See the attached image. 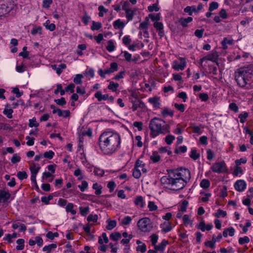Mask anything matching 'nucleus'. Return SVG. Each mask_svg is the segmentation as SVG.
Wrapping results in <instances>:
<instances>
[{"mask_svg": "<svg viewBox=\"0 0 253 253\" xmlns=\"http://www.w3.org/2000/svg\"><path fill=\"white\" fill-rule=\"evenodd\" d=\"M133 176L135 178H139L141 176L140 169L138 168H134L133 169Z\"/></svg>", "mask_w": 253, "mask_h": 253, "instance_id": "obj_41", "label": "nucleus"}, {"mask_svg": "<svg viewBox=\"0 0 253 253\" xmlns=\"http://www.w3.org/2000/svg\"><path fill=\"white\" fill-rule=\"evenodd\" d=\"M162 232L166 233L171 231L172 229L171 224L169 222L165 221L160 225Z\"/></svg>", "mask_w": 253, "mask_h": 253, "instance_id": "obj_14", "label": "nucleus"}, {"mask_svg": "<svg viewBox=\"0 0 253 253\" xmlns=\"http://www.w3.org/2000/svg\"><path fill=\"white\" fill-rule=\"evenodd\" d=\"M94 96L99 101L102 100H105L108 98V95L107 94H102L101 92L100 91L96 92L94 94Z\"/></svg>", "mask_w": 253, "mask_h": 253, "instance_id": "obj_20", "label": "nucleus"}, {"mask_svg": "<svg viewBox=\"0 0 253 253\" xmlns=\"http://www.w3.org/2000/svg\"><path fill=\"white\" fill-rule=\"evenodd\" d=\"M234 187L236 190L242 192L245 189L246 183L243 180H238L235 182Z\"/></svg>", "mask_w": 253, "mask_h": 253, "instance_id": "obj_12", "label": "nucleus"}, {"mask_svg": "<svg viewBox=\"0 0 253 253\" xmlns=\"http://www.w3.org/2000/svg\"><path fill=\"white\" fill-rule=\"evenodd\" d=\"M39 126V123H38L36 121V119L34 118L32 119L29 120V126L31 127L33 126L37 127Z\"/></svg>", "mask_w": 253, "mask_h": 253, "instance_id": "obj_55", "label": "nucleus"}, {"mask_svg": "<svg viewBox=\"0 0 253 253\" xmlns=\"http://www.w3.org/2000/svg\"><path fill=\"white\" fill-rule=\"evenodd\" d=\"M11 194L6 188L0 190V203L5 202L10 198Z\"/></svg>", "mask_w": 253, "mask_h": 253, "instance_id": "obj_9", "label": "nucleus"}, {"mask_svg": "<svg viewBox=\"0 0 253 253\" xmlns=\"http://www.w3.org/2000/svg\"><path fill=\"white\" fill-rule=\"evenodd\" d=\"M131 220L132 219L130 216H126L123 219L122 221V224L123 225H128L130 223Z\"/></svg>", "mask_w": 253, "mask_h": 253, "instance_id": "obj_39", "label": "nucleus"}, {"mask_svg": "<svg viewBox=\"0 0 253 253\" xmlns=\"http://www.w3.org/2000/svg\"><path fill=\"white\" fill-rule=\"evenodd\" d=\"M184 11L188 12L189 15H191L192 12L196 11V7L195 6H187L184 9Z\"/></svg>", "mask_w": 253, "mask_h": 253, "instance_id": "obj_43", "label": "nucleus"}, {"mask_svg": "<svg viewBox=\"0 0 253 253\" xmlns=\"http://www.w3.org/2000/svg\"><path fill=\"white\" fill-rule=\"evenodd\" d=\"M174 138H175V137L174 136L171 135H169L166 137L165 141L169 145L172 142V141L174 139Z\"/></svg>", "mask_w": 253, "mask_h": 253, "instance_id": "obj_62", "label": "nucleus"}, {"mask_svg": "<svg viewBox=\"0 0 253 253\" xmlns=\"http://www.w3.org/2000/svg\"><path fill=\"white\" fill-rule=\"evenodd\" d=\"M213 172L217 173H223L227 171L226 166L223 161L214 163L211 167Z\"/></svg>", "mask_w": 253, "mask_h": 253, "instance_id": "obj_8", "label": "nucleus"}, {"mask_svg": "<svg viewBox=\"0 0 253 253\" xmlns=\"http://www.w3.org/2000/svg\"><path fill=\"white\" fill-rule=\"evenodd\" d=\"M215 236L213 235L212 239L211 241H207V246H209L211 249H213L215 248Z\"/></svg>", "mask_w": 253, "mask_h": 253, "instance_id": "obj_36", "label": "nucleus"}, {"mask_svg": "<svg viewBox=\"0 0 253 253\" xmlns=\"http://www.w3.org/2000/svg\"><path fill=\"white\" fill-rule=\"evenodd\" d=\"M218 7V4L217 2L212 1L209 4V12H207V17H210L212 15V13L211 12L213 10L217 9Z\"/></svg>", "mask_w": 253, "mask_h": 253, "instance_id": "obj_16", "label": "nucleus"}, {"mask_svg": "<svg viewBox=\"0 0 253 253\" xmlns=\"http://www.w3.org/2000/svg\"><path fill=\"white\" fill-rule=\"evenodd\" d=\"M43 25L45 27V28L50 30V31H53L55 29V25L54 24L50 23V22L49 20H47L43 24Z\"/></svg>", "mask_w": 253, "mask_h": 253, "instance_id": "obj_24", "label": "nucleus"}, {"mask_svg": "<svg viewBox=\"0 0 253 253\" xmlns=\"http://www.w3.org/2000/svg\"><path fill=\"white\" fill-rule=\"evenodd\" d=\"M149 17L150 18L152 21H158L160 19V13L156 14L151 13L149 15Z\"/></svg>", "mask_w": 253, "mask_h": 253, "instance_id": "obj_51", "label": "nucleus"}, {"mask_svg": "<svg viewBox=\"0 0 253 253\" xmlns=\"http://www.w3.org/2000/svg\"><path fill=\"white\" fill-rule=\"evenodd\" d=\"M121 235L119 232L113 233L110 236V239L114 241H118L121 238Z\"/></svg>", "mask_w": 253, "mask_h": 253, "instance_id": "obj_33", "label": "nucleus"}, {"mask_svg": "<svg viewBox=\"0 0 253 253\" xmlns=\"http://www.w3.org/2000/svg\"><path fill=\"white\" fill-rule=\"evenodd\" d=\"M148 207L150 211H154L157 209V206L154 202L152 201L149 202Z\"/></svg>", "mask_w": 253, "mask_h": 253, "instance_id": "obj_53", "label": "nucleus"}, {"mask_svg": "<svg viewBox=\"0 0 253 253\" xmlns=\"http://www.w3.org/2000/svg\"><path fill=\"white\" fill-rule=\"evenodd\" d=\"M13 6L11 0H0V16L7 14L12 10Z\"/></svg>", "mask_w": 253, "mask_h": 253, "instance_id": "obj_6", "label": "nucleus"}, {"mask_svg": "<svg viewBox=\"0 0 253 253\" xmlns=\"http://www.w3.org/2000/svg\"><path fill=\"white\" fill-rule=\"evenodd\" d=\"M168 244V242L164 240L159 245L155 246V249L156 251L163 252Z\"/></svg>", "mask_w": 253, "mask_h": 253, "instance_id": "obj_19", "label": "nucleus"}, {"mask_svg": "<svg viewBox=\"0 0 253 253\" xmlns=\"http://www.w3.org/2000/svg\"><path fill=\"white\" fill-rule=\"evenodd\" d=\"M205 212V211L203 207H200L198 209L197 217L200 221V223L197 226L198 229L201 230L202 231H205L206 230L205 221L203 218L202 217V215L204 214Z\"/></svg>", "mask_w": 253, "mask_h": 253, "instance_id": "obj_7", "label": "nucleus"}, {"mask_svg": "<svg viewBox=\"0 0 253 253\" xmlns=\"http://www.w3.org/2000/svg\"><path fill=\"white\" fill-rule=\"evenodd\" d=\"M154 27L157 29L158 31H161V30H163L164 26L162 22H156L154 23Z\"/></svg>", "mask_w": 253, "mask_h": 253, "instance_id": "obj_56", "label": "nucleus"}, {"mask_svg": "<svg viewBox=\"0 0 253 253\" xmlns=\"http://www.w3.org/2000/svg\"><path fill=\"white\" fill-rule=\"evenodd\" d=\"M127 4L128 2L127 1L125 2L124 4L123 5L122 9L125 11L126 13V18L129 21L132 19L135 11L131 9L127 8L126 7V5Z\"/></svg>", "mask_w": 253, "mask_h": 253, "instance_id": "obj_10", "label": "nucleus"}, {"mask_svg": "<svg viewBox=\"0 0 253 253\" xmlns=\"http://www.w3.org/2000/svg\"><path fill=\"white\" fill-rule=\"evenodd\" d=\"M18 245L16 246L17 250H22L24 247V240L23 239H19L16 241Z\"/></svg>", "mask_w": 253, "mask_h": 253, "instance_id": "obj_30", "label": "nucleus"}, {"mask_svg": "<svg viewBox=\"0 0 253 253\" xmlns=\"http://www.w3.org/2000/svg\"><path fill=\"white\" fill-rule=\"evenodd\" d=\"M150 158L153 163H157L160 160L161 156L158 154V152L153 151Z\"/></svg>", "mask_w": 253, "mask_h": 253, "instance_id": "obj_21", "label": "nucleus"}, {"mask_svg": "<svg viewBox=\"0 0 253 253\" xmlns=\"http://www.w3.org/2000/svg\"><path fill=\"white\" fill-rule=\"evenodd\" d=\"M148 18L146 17L145 19V21L141 22L140 24L139 29L147 30L148 28Z\"/></svg>", "mask_w": 253, "mask_h": 253, "instance_id": "obj_48", "label": "nucleus"}, {"mask_svg": "<svg viewBox=\"0 0 253 253\" xmlns=\"http://www.w3.org/2000/svg\"><path fill=\"white\" fill-rule=\"evenodd\" d=\"M74 205L72 203H69L66 207L67 212H70L72 214L74 215L76 213V211L73 209Z\"/></svg>", "mask_w": 253, "mask_h": 253, "instance_id": "obj_29", "label": "nucleus"}, {"mask_svg": "<svg viewBox=\"0 0 253 253\" xmlns=\"http://www.w3.org/2000/svg\"><path fill=\"white\" fill-rule=\"evenodd\" d=\"M88 187V183L87 181L84 180L82 181L81 185H79L78 187L80 188L82 192H84Z\"/></svg>", "mask_w": 253, "mask_h": 253, "instance_id": "obj_37", "label": "nucleus"}, {"mask_svg": "<svg viewBox=\"0 0 253 253\" xmlns=\"http://www.w3.org/2000/svg\"><path fill=\"white\" fill-rule=\"evenodd\" d=\"M207 154L208 155L207 159L210 161L212 160L215 155L214 153L211 149L207 151Z\"/></svg>", "mask_w": 253, "mask_h": 253, "instance_id": "obj_59", "label": "nucleus"}, {"mask_svg": "<svg viewBox=\"0 0 253 253\" xmlns=\"http://www.w3.org/2000/svg\"><path fill=\"white\" fill-rule=\"evenodd\" d=\"M98 219V216L97 214H90L87 217V220L88 221H93L96 222L97 221Z\"/></svg>", "mask_w": 253, "mask_h": 253, "instance_id": "obj_63", "label": "nucleus"}, {"mask_svg": "<svg viewBox=\"0 0 253 253\" xmlns=\"http://www.w3.org/2000/svg\"><path fill=\"white\" fill-rule=\"evenodd\" d=\"M79 210H80L81 214L83 216H85L89 212V208L88 207H79Z\"/></svg>", "mask_w": 253, "mask_h": 253, "instance_id": "obj_38", "label": "nucleus"}, {"mask_svg": "<svg viewBox=\"0 0 253 253\" xmlns=\"http://www.w3.org/2000/svg\"><path fill=\"white\" fill-rule=\"evenodd\" d=\"M235 230L233 227H229L224 229L223 232V236L224 237H227L228 235L232 237L234 236Z\"/></svg>", "mask_w": 253, "mask_h": 253, "instance_id": "obj_18", "label": "nucleus"}, {"mask_svg": "<svg viewBox=\"0 0 253 253\" xmlns=\"http://www.w3.org/2000/svg\"><path fill=\"white\" fill-rule=\"evenodd\" d=\"M31 34L35 35L37 34H42V28L41 27H35L31 31Z\"/></svg>", "mask_w": 253, "mask_h": 253, "instance_id": "obj_46", "label": "nucleus"}, {"mask_svg": "<svg viewBox=\"0 0 253 253\" xmlns=\"http://www.w3.org/2000/svg\"><path fill=\"white\" fill-rule=\"evenodd\" d=\"M135 141L138 147H141L142 146L143 143L141 141V137L140 136H136L135 138Z\"/></svg>", "mask_w": 253, "mask_h": 253, "instance_id": "obj_64", "label": "nucleus"}, {"mask_svg": "<svg viewBox=\"0 0 253 253\" xmlns=\"http://www.w3.org/2000/svg\"><path fill=\"white\" fill-rule=\"evenodd\" d=\"M200 156V155L199 153H198L196 151V150L193 149L191 150L190 154V157L193 159L194 160L197 159Z\"/></svg>", "mask_w": 253, "mask_h": 253, "instance_id": "obj_50", "label": "nucleus"}, {"mask_svg": "<svg viewBox=\"0 0 253 253\" xmlns=\"http://www.w3.org/2000/svg\"><path fill=\"white\" fill-rule=\"evenodd\" d=\"M40 169V167H36L35 164H33L30 168L31 174H37Z\"/></svg>", "mask_w": 253, "mask_h": 253, "instance_id": "obj_42", "label": "nucleus"}, {"mask_svg": "<svg viewBox=\"0 0 253 253\" xmlns=\"http://www.w3.org/2000/svg\"><path fill=\"white\" fill-rule=\"evenodd\" d=\"M102 237L103 238L102 239L101 238V237H100L99 238V240H98L99 244H102L103 243V242H105V243H107L108 242L109 240H108V238L107 237V235L105 233H103L102 234Z\"/></svg>", "mask_w": 253, "mask_h": 253, "instance_id": "obj_34", "label": "nucleus"}, {"mask_svg": "<svg viewBox=\"0 0 253 253\" xmlns=\"http://www.w3.org/2000/svg\"><path fill=\"white\" fill-rule=\"evenodd\" d=\"M93 172L94 174L99 176H102L104 171L103 169H101L99 168H95L93 170Z\"/></svg>", "mask_w": 253, "mask_h": 253, "instance_id": "obj_49", "label": "nucleus"}, {"mask_svg": "<svg viewBox=\"0 0 253 253\" xmlns=\"http://www.w3.org/2000/svg\"><path fill=\"white\" fill-rule=\"evenodd\" d=\"M192 19L191 17H188L186 18H180L179 20V22L183 27H186L187 23L191 22Z\"/></svg>", "mask_w": 253, "mask_h": 253, "instance_id": "obj_23", "label": "nucleus"}, {"mask_svg": "<svg viewBox=\"0 0 253 253\" xmlns=\"http://www.w3.org/2000/svg\"><path fill=\"white\" fill-rule=\"evenodd\" d=\"M58 235H59V234L57 232H55L53 233L51 231H49L46 234V236L48 238H49L51 240H53L55 237H57L58 236Z\"/></svg>", "mask_w": 253, "mask_h": 253, "instance_id": "obj_58", "label": "nucleus"}, {"mask_svg": "<svg viewBox=\"0 0 253 253\" xmlns=\"http://www.w3.org/2000/svg\"><path fill=\"white\" fill-rule=\"evenodd\" d=\"M54 155V153L51 150L45 152L43 155L44 158H47L48 159H51L53 157Z\"/></svg>", "mask_w": 253, "mask_h": 253, "instance_id": "obj_47", "label": "nucleus"}, {"mask_svg": "<svg viewBox=\"0 0 253 253\" xmlns=\"http://www.w3.org/2000/svg\"><path fill=\"white\" fill-rule=\"evenodd\" d=\"M190 178L189 170L188 169L181 168L169 170L168 175L163 176L161 181L166 188L177 191L182 189Z\"/></svg>", "mask_w": 253, "mask_h": 253, "instance_id": "obj_1", "label": "nucleus"}, {"mask_svg": "<svg viewBox=\"0 0 253 253\" xmlns=\"http://www.w3.org/2000/svg\"><path fill=\"white\" fill-rule=\"evenodd\" d=\"M135 204L136 206H139L141 208H143L144 205L143 202L142 197H137L135 200Z\"/></svg>", "mask_w": 253, "mask_h": 253, "instance_id": "obj_35", "label": "nucleus"}, {"mask_svg": "<svg viewBox=\"0 0 253 253\" xmlns=\"http://www.w3.org/2000/svg\"><path fill=\"white\" fill-rule=\"evenodd\" d=\"M107 222L108 223V224L106 226V228L109 230L113 229L117 225V222L116 220L108 219L107 220Z\"/></svg>", "mask_w": 253, "mask_h": 253, "instance_id": "obj_22", "label": "nucleus"}, {"mask_svg": "<svg viewBox=\"0 0 253 253\" xmlns=\"http://www.w3.org/2000/svg\"><path fill=\"white\" fill-rule=\"evenodd\" d=\"M238 84L242 87L250 89L253 87V64L239 68L235 74Z\"/></svg>", "mask_w": 253, "mask_h": 253, "instance_id": "obj_3", "label": "nucleus"}, {"mask_svg": "<svg viewBox=\"0 0 253 253\" xmlns=\"http://www.w3.org/2000/svg\"><path fill=\"white\" fill-rule=\"evenodd\" d=\"M249 242L250 239L248 236H245L243 238H240L239 239V243L241 245L248 243Z\"/></svg>", "mask_w": 253, "mask_h": 253, "instance_id": "obj_57", "label": "nucleus"}, {"mask_svg": "<svg viewBox=\"0 0 253 253\" xmlns=\"http://www.w3.org/2000/svg\"><path fill=\"white\" fill-rule=\"evenodd\" d=\"M181 63L179 64L178 62L174 61L173 62L172 68L176 71L183 70L186 67V62L185 60L182 58H180Z\"/></svg>", "mask_w": 253, "mask_h": 253, "instance_id": "obj_11", "label": "nucleus"}, {"mask_svg": "<svg viewBox=\"0 0 253 253\" xmlns=\"http://www.w3.org/2000/svg\"><path fill=\"white\" fill-rule=\"evenodd\" d=\"M113 26L116 29H122L125 27V24L120 19H118L114 22Z\"/></svg>", "mask_w": 253, "mask_h": 253, "instance_id": "obj_25", "label": "nucleus"}, {"mask_svg": "<svg viewBox=\"0 0 253 253\" xmlns=\"http://www.w3.org/2000/svg\"><path fill=\"white\" fill-rule=\"evenodd\" d=\"M116 185L115 183L113 181H109L107 184V187L109 189V191L110 192H112L114 191Z\"/></svg>", "mask_w": 253, "mask_h": 253, "instance_id": "obj_60", "label": "nucleus"}, {"mask_svg": "<svg viewBox=\"0 0 253 253\" xmlns=\"http://www.w3.org/2000/svg\"><path fill=\"white\" fill-rule=\"evenodd\" d=\"M17 176L18 178L21 180H22L24 179H26L28 177V175H27V173L24 171H19L17 174Z\"/></svg>", "mask_w": 253, "mask_h": 253, "instance_id": "obj_40", "label": "nucleus"}, {"mask_svg": "<svg viewBox=\"0 0 253 253\" xmlns=\"http://www.w3.org/2000/svg\"><path fill=\"white\" fill-rule=\"evenodd\" d=\"M51 67L52 69L56 71V73L59 75L62 73V71L66 69V65L65 64H60L58 67H57L56 65L53 64L51 65Z\"/></svg>", "mask_w": 253, "mask_h": 253, "instance_id": "obj_15", "label": "nucleus"}, {"mask_svg": "<svg viewBox=\"0 0 253 253\" xmlns=\"http://www.w3.org/2000/svg\"><path fill=\"white\" fill-rule=\"evenodd\" d=\"M98 10L99 11L98 14L100 17H103L104 15L103 13H106L108 11V9L105 8V7L102 5H100L98 7Z\"/></svg>", "mask_w": 253, "mask_h": 253, "instance_id": "obj_61", "label": "nucleus"}, {"mask_svg": "<svg viewBox=\"0 0 253 253\" xmlns=\"http://www.w3.org/2000/svg\"><path fill=\"white\" fill-rule=\"evenodd\" d=\"M149 128L151 130V135L153 137H155L159 134H165L169 132V126L165 124L164 121L157 118L151 120Z\"/></svg>", "mask_w": 253, "mask_h": 253, "instance_id": "obj_4", "label": "nucleus"}, {"mask_svg": "<svg viewBox=\"0 0 253 253\" xmlns=\"http://www.w3.org/2000/svg\"><path fill=\"white\" fill-rule=\"evenodd\" d=\"M115 46L112 40H109L107 42L106 49L109 52H112L115 50Z\"/></svg>", "mask_w": 253, "mask_h": 253, "instance_id": "obj_28", "label": "nucleus"}, {"mask_svg": "<svg viewBox=\"0 0 253 253\" xmlns=\"http://www.w3.org/2000/svg\"><path fill=\"white\" fill-rule=\"evenodd\" d=\"M83 76L81 74H77L74 79V82L76 84H80L82 83V80Z\"/></svg>", "mask_w": 253, "mask_h": 253, "instance_id": "obj_44", "label": "nucleus"}, {"mask_svg": "<svg viewBox=\"0 0 253 253\" xmlns=\"http://www.w3.org/2000/svg\"><path fill=\"white\" fill-rule=\"evenodd\" d=\"M149 102L151 103L155 109H157L160 108L159 98L155 96L152 98H150L148 99Z\"/></svg>", "mask_w": 253, "mask_h": 253, "instance_id": "obj_17", "label": "nucleus"}, {"mask_svg": "<svg viewBox=\"0 0 253 253\" xmlns=\"http://www.w3.org/2000/svg\"><path fill=\"white\" fill-rule=\"evenodd\" d=\"M53 113H57L59 117L67 118L70 116V112H53Z\"/></svg>", "mask_w": 253, "mask_h": 253, "instance_id": "obj_52", "label": "nucleus"}, {"mask_svg": "<svg viewBox=\"0 0 253 253\" xmlns=\"http://www.w3.org/2000/svg\"><path fill=\"white\" fill-rule=\"evenodd\" d=\"M98 145L104 154L112 155L121 148V136L116 131H104L99 137Z\"/></svg>", "mask_w": 253, "mask_h": 253, "instance_id": "obj_2", "label": "nucleus"}, {"mask_svg": "<svg viewBox=\"0 0 253 253\" xmlns=\"http://www.w3.org/2000/svg\"><path fill=\"white\" fill-rule=\"evenodd\" d=\"M92 188L95 190V193L96 195H100L102 191V187L100 185H99L97 183H94L92 186Z\"/></svg>", "mask_w": 253, "mask_h": 253, "instance_id": "obj_32", "label": "nucleus"}, {"mask_svg": "<svg viewBox=\"0 0 253 253\" xmlns=\"http://www.w3.org/2000/svg\"><path fill=\"white\" fill-rule=\"evenodd\" d=\"M183 222L185 225L187 226L188 225H192V220L190 219L189 215L185 214L183 216Z\"/></svg>", "mask_w": 253, "mask_h": 253, "instance_id": "obj_27", "label": "nucleus"}, {"mask_svg": "<svg viewBox=\"0 0 253 253\" xmlns=\"http://www.w3.org/2000/svg\"><path fill=\"white\" fill-rule=\"evenodd\" d=\"M56 247V244H51L48 246H44L42 249V251L43 252H46L47 253H49L51 251L52 249H55Z\"/></svg>", "mask_w": 253, "mask_h": 253, "instance_id": "obj_26", "label": "nucleus"}, {"mask_svg": "<svg viewBox=\"0 0 253 253\" xmlns=\"http://www.w3.org/2000/svg\"><path fill=\"white\" fill-rule=\"evenodd\" d=\"M20 157L18 156L17 154H14L11 158V162L13 164H15L20 162Z\"/></svg>", "mask_w": 253, "mask_h": 253, "instance_id": "obj_54", "label": "nucleus"}, {"mask_svg": "<svg viewBox=\"0 0 253 253\" xmlns=\"http://www.w3.org/2000/svg\"><path fill=\"white\" fill-rule=\"evenodd\" d=\"M119 84L118 83H114L113 82H110L109 85L108 86V89L112 90L113 91L117 90Z\"/></svg>", "mask_w": 253, "mask_h": 253, "instance_id": "obj_31", "label": "nucleus"}, {"mask_svg": "<svg viewBox=\"0 0 253 253\" xmlns=\"http://www.w3.org/2000/svg\"><path fill=\"white\" fill-rule=\"evenodd\" d=\"M137 226L141 231L144 232H150L153 228L151 220L148 217L139 219L137 222Z\"/></svg>", "mask_w": 253, "mask_h": 253, "instance_id": "obj_5", "label": "nucleus"}, {"mask_svg": "<svg viewBox=\"0 0 253 253\" xmlns=\"http://www.w3.org/2000/svg\"><path fill=\"white\" fill-rule=\"evenodd\" d=\"M101 28V23L93 21L92 25L91 27L92 30H98Z\"/></svg>", "mask_w": 253, "mask_h": 253, "instance_id": "obj_45", "label": "nucleus"}, {"mask_svg": "<svg viewBox=\"0 0 253 253\" xmlns=\"http://www.w3.org/2000/svg\"><path fill=\"white\" fill-rule=\"evenodd\" d=\"M218 55L215 50H212L210 53L207 55V60L211 61L217 65V61Z\"/></svg>", "mask_w": 253, "mask_h": 253, "instance_id": "obj_13", "label": "nucleus"}]
</instances>
